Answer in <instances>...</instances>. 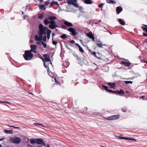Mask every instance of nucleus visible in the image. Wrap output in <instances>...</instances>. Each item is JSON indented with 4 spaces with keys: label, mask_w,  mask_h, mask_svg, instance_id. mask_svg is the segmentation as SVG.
Segmentation results:
<instances>
[{
    "label": "nucleus",
    "mask_w": 147,
    "mask_h": 147,
    "mask_svg": "<svg viewBox=\"0 0 147 147\" xmlns=\"http://www.w3.org/2000/svg\"><path fill=\"white\" fill-rule=\"evenodd\" d=\"M39 31L38 32V34L41 38H42L43 34L46 35L47 30H49V29H48L46 27H43V25L42 24H40L39 25Z\"/></svg>",
    "instance_id": "nucleus-1"
},
{
    "label": "nucleus",
    "mask_w": 147,
    "mask_h": 147,
    "mask_svg": "<svg viewBox=\"0 0 147 147\" xmlns=\"http://www.w3.org/2000/svg\"><path fill=\"white\" fill-rule=\"evenodd\" d=\"M23 56L26 60H31L33 57V53H30L26 51H25V53Z\"/></svg>",
    "instance_id": "nucleus-2"
},
{
    "label": "nucleus",
    "mask_w": 147,
    "mask_h": 147,
    "mask_svg": "<svg viewBox=\"0 0 147 147\" xmlns=\"http://www.w3.org/2000/svg\"><path fill=\"white\" fill-rule=\"evenodd\" d=\"M21 139L20 137L17 136H14L11 137L10 139L11 142L15 144H19L21 142Z\"/></svg>",
    "instance_id": "nucleus-3"
},
{
    "label": "nucleus",
    "mask_w": 147,
    "mask_h": 147,
    "mask_svg": "<svg viewBox=\"0 0 147 147\" xmlns=\"http://www.w3.org/2000/svg\"><path fill=\"white\" fill-rule=\"evenodd\" d=\"M66 2L69 5L72 4L76 7H79V4L77 3V0H66Z\"/></svg>",
    "instance_id": "nucleus-4"
},
{
    "label": "nucleus",
    "mask_w": 147,
    "mask_h": 147,
    "mask_svg": "<svg viewBox=\"0 0 147 147\" xmlns=\"http://www.w3.org/2000/svg\"><path fill=\"white\" fill-rule=\"evenodd\" d=\"M119 117L120 115H113L105 118V119L107 120H116L118 119L119 118Z\"/></svg>",
    "instance_id": "nucleus-5"
},
{
    "label": "nucleus",
    "mask_w": 147,
    "mask_h": 147,
    "mask_svg": "<svg viewBox=\"0 0 147 147\" xmlns=\"http://www.w3.org/2000/svg\"><path fill=\"white\" fill-rule=\"evenodd\" d=\"M67 30L71 33V34L73 36H76L78 34V32L76 31V30L72 27L69 28Z\"/></svg>",
    "instance_id": "nucleus-6"
},
{
    "label": "nucleus",
    "mask_w": 147,
    "mask_h": 147,
    "mask_svg": "<svg viewBox=\"0 0 147 147\" xmlns=\"http://www.w3.org/2000/svg\"><path fill=\"white\" fill-rule=\"evenodd\" d=\"M86 35L88 37L91 39L93 41H95L94 37L91 32H89Z\"/></svg>",
    "instance_id": "nucleus-7"
},
{
    "label": "nucleus",
    "mask_w": 147,
    "mask_h": 147,
    "mask_svg": "<svg viewBox=\"0 0 147 147\" xmlns=\"http://www.w3.org/2000/svg\"><path fill=\"white\" fill-rule=\"evenodd\" d=\"M45 58V61L47 62L51 61L49 56L47 54H44L43 55Z\"/></svg>",
    "instance_id": "nucleus-8"
},
{
    "label": "nucleus",
    "mask_w": 147,
    "mask_h": 147,
    "mask_svg": "<svg viewBox=\"0 0 147 147\" xmlns=\"http://www.w3.org/2000/svg\"><path fill=\"white\" fill-rule=\"evenodd\" d=\"M120 64L121 65L123 64L124 66L127 67L130 66L131 64V63L130 62H126L124 61L121 62Z\"/></svg>",
    "instance_id": "nucleus-9"
},
{
    "label": "nucleus",
    "mask_w": 147,
    "mask_h": 147,
    "mask_svg": "<svg viewBox=\"0 0 147 147\" xmlns=\"http://www.w3.org/2000/svg\"><path fill=\"white\" fill-rule=\"evenodd\" d=\"M123 10V8L122 7L119 6L116 8V11L117 14H119Z\"/></svg>",
    "instance_id": "nucleus-10"
},
{
    "label": "nucleus",
    "mask_w": 147,
    "mask_h": 147,
    "mask_svg": "<svg viewBox=\"0 0 147 147\" xmlns=\"http://www.w3.org/2000/svg\"><path fill=\"white\" fill-rule=\"evenodd\" d=\"M43 142V140L41 138H38L36 139V143L38 144H40Z\"/></svg>",
    "instance_id": "nucleus-11"
},
{
    "label": "nucleus",
    "mask_w": 147,
    "mask_h": 147,
    "mask_svg": "<svg viewBox=\"0 0 147 147\" xmlns=\"http://www.w3.org/2000/svg\"><path fill=\"white\" fill-rule=\"evenodd\" d=\"M64 24L68 27H71L73 26L72 23L67 21L64 22Z\"/></svg>",
    "instance_id": "nucleus-12"
},
{
    "label": "nucleus",
    "mask_w": 147,
    "mask_h": 147,
    "mask_svg": "<svg viewBox=\"0 0 147 147\" xmlns=\"http://www.w3.org/2000/svg\"><path fill=\"white\" fill-rule=\"evenodd\" d=\"M96 45L98 46V47L100 48H102V46H105V44H102V43H101V42L99 41H97V43Z\"/></svg>",
    "instance_id": "nucleus-13"
},
{
    "label": "nucleus",
    "mask_w": 147,
    "mask_h": 147,
    "mask_svg": "<svg viewBox=\"0 0 147 147\" xmlns=\"http://www.w3.org/2000/svg\"><path fill=\"white\" fill-rule=\"evenodd\" d=\"M108 84L110 86V88H114L115 86V84L114 83H112L111 82H108Z\"/></svg>",
    "instance_id": "nucleus-14"
},
{
    "label": "nucleus",
    "mask_w": 147,
    "mask_h": 147,
    "mask_svg": "<svg viewBox=\"0 0 147 147\" xmlns=\"http://www.w3.org/2000/svg\"><path fill=\"white\" fill-rule=\"evenodd\" d=\"M117 94H118L119 95L121 94H124L125 93L124 91L122 89H121L120 91L116 90Z\"/></svg>",
    "instance_id": "nucleus-15"
},
{
    "label": "nucleus",
    "mask_w": 147,
    "mask_h": 147,
    "mask_svg": "<svg viewBox=\"0 0 147 147\" xmlns=\"http://www.w3.org/2000/svg\"><path fill=\"white\" fill-rule=\"evenodd\" d=\"M51 31L50 30H47V37L48 39H49L50 38V34L51 33Z\"/></svg>",
    "instance_id": "nucleus-16"
},
{
    "label": "nucleus",
    "mask_w": 147,
    "mask_h": 147,
    "mask_svg": "<svg viewBox=\"0 0 147 147\" xmlns=\"http://www.w3.org/2000/svg\"><path fill=\"white\" fill-rule=\"evenodd\" d=\"M30 48L34 51L36 50L37 49V46L36 45H30Z\"/></svg>",
    "instance_id": "nucleus-17"
},
{
    "label": "nucleus",
    "mask_w": 147,
    "mask_h": 147,
    "mask_svg": "<svg viewBox=\"0 0 147 147\" xmlns=\"http://www.w3.org/2000/svg\"><path fill=\"white\" fill-rule=\"evenodd\" d=\"M76 45L78 46L79 47V51H80L82 53H83L84 52V50L78 44H76Z\"/></svg>",
    "instance_id": "nucleus-18"
},
{
    "label": "nucleus",
    "mask_w": 147,
    "mask_h": 147,
    "mask_svg": "<svg viewBox=\"0 0 147 147\" xmlns=\"http://www.w3.org/2000/svg\"><path fill=\"white\" fill-rule=\"evenodd\" d=\"M39 8L40 9L42 10H45L46 9V7H45V5L43 4L42 5H39Z\"/></svg>",
    "instance_id": "nucleus-19"
},
{
    "label": "nucleus",
    "mask_w": 147,
    "mask_h": 147,
    "mask_svg": "<svg viewBox=\"0 0 147 147\" xmlns=\"http://www.w3.org/2000/svg\"><path fill=\"white\" fill-rule=\"evenodd\" d=\"M48 19L49 20H51V21H53L54 20L56 19L57 18L56 16H49L48 17Z\"/></svg>",
    "instance_id": "nucleus-20"
},
{
    "label": "nucleus",
    "mask_w": 147,
    "mask_h": 147,
    "mask_svg": "<svg viewBox=\"0 0 147 147\" xmlns=\"http://www.w3.org/2000/svg\"><path fill=\"white\" fill-rule=\"evenodd\" d=\"M106 1L107 3L110 4H114L116 3L115 1L113 0H106Z\"/></svg>",
    "instance_id": "nucleus-21"
},
{
    "label": "nucleus",
    "mask_w": 147,
    "mask_h": 147,
    "mask_svg": "<svg viewBox=\"0 0 147 147\" xmlns=\"http://www.w3.org/2000/svg\"><path fill=\"white\" fill-rule=\"evenodd\" d=\"M4 132L7 134H12L13 133V130H7L5 129L4 130Z\"/></svg>",
    "instance_id": "nucleus-22"
},
{
    "label": "nucleus",
    "mask_w": 147,
    "mask_h": 147,
    "mask_svg": "<svg viewBox=\"0 0 147 147\" xmlns=\"http://www.w3.org/2000/svg\"><path fill=\"white\" fill-rule=\"evenodd\" d=\"M118 22L120 24L122 25H125V22L121 19H119Z\"/></svg>",
    "instance_id": "nucleus-23"
},
{
    "label": "nucleus",
    "mask_w": 147,
    "mask_h": 147,
    "mask_svg": "<svg viewBox=\"0 0 147 147\" xmlns=\"http://www.w3.org/2000/svg\"><path fill=\"white\" fill-rule=\"evenodd\" d=\"M49 27L50 28L53 29L57 27L58 26L57 25H49Z\"/></svg>",
    "instance_id": "nucleus-24"
},
{
    "label": "nucleus",
    "mask_w": 147,
    "mask_h": 147,
    "mask_svg": "<svg viewBox=\"0 0 147 147\" xmlns=\"http://www.w3.org/2000/svg\"><path fill=\"white\" fill-rule=\"evenodd\" d=\"M84 2L86 4H91L92 3L91 0H84Z\"/></svg>",
    "instance_id": "nucleus-25"
},
{
    "label": "nucleus",
    "mask_w": 147,
    "mask_h": 147,
    "mask_svg": "<svg viewBox=\"0 0 147 147\" xmlns=\"http://www.w3.org/2000/svg\"><path fill=\"white\" fill-rule=\"evenodd\" d=\"M48 19V18H46L44 21V22L45 25H47L50 23V22L49 21Z\"/></svg>",
    "instance_id": "nucleus-26"
},
{
    "label": "nucleus",
    "mask_w": 147,
    "mask_h": 147,
    "mask_svg": "<svg viewBox=\"0 0 147 147\" xmlns=\"http://www.w3.org/2000/svg\"><path fill=\"white\" fill-rule=\"evenodd\" d=\"M60 37L63 39H65L66 38H67V35L66 34H64L62 35H61L60 36Z\"/></svg>",
    "instance_id": "nucleus-27"
},
{
    "label": "nucleus",
    "mask_w": 147,
    "mask_h": 147,
    "mask_svg": "<svg viewBox=\"0 0 147 147\" xmlns=\"http://www.w3.org/2000/svg\"><path fill=\"white\" fill-rule=\"evenodd\" d=\"M42 38H41L38 36L37 35H36L35 37V39L36 41H39L40 40L42 39Z\"/></svg>",
    "instance_id": "nucleus-28"
},
{
    "label": "nucleus",
    "mask_w": 147,
    "mask_h": 147,
    "mask_svg": "<svg viewBox=\"0 0 147 147\" xmlns=\"http://www.w3.org/2000/svg\"><path fill=\"white\" fill-rule=\"evenodd\" d=\"M132 140V141H136V139L134 138H126V140Z\"/></svg>",
    "instance_id": "nucleus-29"
},
{
    "label": "nucleus",
    "mask_w": 147,
    "mask_h": 147,
    "mask_svg": "<svg viewBox=\"0 0 147 147\" xmlns=\"http://www.w3.org/2000/svg\"><path fill=\"white\" fill-rule=\"evenodd\" d=\"M102 87L105 90L107 91L108 92H109V90H110V89H108V87L107 86H105L104 85H102Z\"/></svg>",
    "instance_id": "nucleus-30"
},
{
    "label": "nucleus",
    "mask_w": 147,
    "mask_h": 147,
    "mask_svg": "<svg viewBox=\"0 0 147 147\" xmlns=\"http://www.w3.org/2000/svg\"><path fill=\"white\" fill-rule=\"evenodd\" d=\"M50 23L51 24L50 25H56V22L54 21H51L50 22Z\"/></svg>",
    "instance_id": "nucleus-31"
},
{
    "label": "nucleus",
    "mask_w": 147,
    "mask_h": 147,
    "mask_svg": "<svg viewBox=\"0 0 147 147\" xmlns=\"http://www.w3.org/2000/svg\"><path fill=\"white\" fill-rule=\"evenodd\" d=\"M30 142L31 144H34L35 143H36V140H35L34 139H31L30 140Z\"/></svg>",
    "instance_id": "nucleus-32"
},
{
    "label": "nucleus",
    "mask_w": 147,
    "mask_h": 147,
    "mask_svg": "<svg viewBox=\"0 0 147 147\" xmlns=\"http://www.w3.org/2000/svg\"><path fill=\"white\" fill-rule=\"evenodd\" d=\"M89 51L94 56L96 57L97 58H98V57H97L96 55V53L94 52H91V50H89Z\"/></svg>",
    "instance_id": "nucleus-33"
},
{
    "label": "nucleus",
    "mask_w": 147,
    "mask_h": 147,
    "mask_svg": "<svg viewBox=\"0 0 147 147\" xmlns=\"http://www.w3.org/2000/svg\"><path fill=\"white\" fill-rule=\"evenodd\" d=\"M43 17V15L42 14H40L38 16V18L40 19H41Z\"/></svg>",
    "instance_id": "nucleus-34"
},
{
    "label": "nucleus",
    "mask_w": 147,
    "mask_h": 147,
    "mask_svg": "<svg viewBox=\"0 0 147 147\" xmlns=\"http://www.w3.org/2000/svg\"><path fill=\"white\" fill-rule=\"evenodd\" d=\"M109 92H111L113 93H115V94H117V92H116V90L115 91H113L112 90H109Z\"/></svg>",
    "instance_id": "nucleus-35"
},
{
    "label": "nucleus",
    "mask_w": 147,
    "mask_h": 147,
    "mask_svg": "<svg viewBox=\"0 0 147 147\" xmlns=\"http://www.w3.org/2000/svg\"><path fill=\"white\" fill-rule=\"evenodd\" d=\"M41 42L44 47L45 48H46L47 46V44L42 41H41Z\"/></svg>",
    "instance_id": "nucleus-36"
},
{
    "label": "nucleus",
    "mask_w": 147,
    "mask_h": 147,
    "mask_svg": "<svg viewBox=\"0 0 147 147\" xmlns=\"http://www.w3.org/2000/svg\"><path fill=\"white\" fill-rule=\"evenodd\" d=\"M52 43L53 45H56L57 44V42L56 41H55L54 40L53 38H52Z\"/></svg>",
    "instance_id": "nucleus-37"
},
{
    "label": "nucleus",
    "mask_w": 147,
    "mask_h": 147,
    "mask_svg": "<svg viewBox=\"0 0 147 147\" xmlns=\"http://www.w3.org/2000/svg\"><path fill=\"white\" fill-rule=\"evenodd\" d=\"M104 5V3H102L101 4H100L99 5H98V7L99 8H100L101 9L102 8V7L103 6V5Z\"/></svg>",
    "instance_id": "nucleus-38"
},
{
    "label": "nucleus",
    "mask_w": 147,
    "mask_h": 147,
    "mask_svg": "<svg viewBox=\"0 0 147 147\" xmlns=\"http://www.w3.org/2000/svg\"><path fill=\"white\" fill-rule=\"evenodd\" d=\"M126 138L124 137H121V136H119V138L120 139H124V140H126Z\"/></svg>",
    "instance_id": "nucleus-39"
},
{
    "label": "nucleus",
    "mask_w": 147,
    "mask_h": 147,
    "mask_svg": "<svg viewBox=\"0 0 147 147\" xmlns=\"http://www.w3.org/2000/svg\"><path fill=\"white\" fill-rule=\"evenodd\" d=\"M125 83L126 84H132L133 83V82L131 81H125Z\"/></svg>",
    "instance_id": "nucleus-40"
},
{
    "label": "nucleus",
    "mask_w": 147,
    "mask_h": 147,
    "mask_svg": "<svg viewBox=\"0 0 147 147\" xmlns=\"http://www.w3.org/2000/svg\"><path fill=\"white\" fill-rule=\"evenodd\" d=\"M26 51L30 53H31V52H34L33 51L31 48L30 50H26Z\"/></svg>",
    "instance_id": "nucleus-41"
},
{
    "label": "nucleus",
    "mask_w": 147,
    "mask_h": 147,
    "mask_svg": "<svg viewBox=\"0 0 147 147\" xmlns=\"http://www.w3.org/2000/svg\"><path fill=\"white\" fill-rule=\"evenodd\" d=\"M141 28L142 29L144 30H145L146 32L147 33V28H145V27L143 26H142Z\"/></svg>",
    "instance_id": "nucleus-42"
},
{
    "label": "nucleus",
    "mask_w": 147,
    "mask_h": 147,
    "mask_svg": "<svg viewBox=\"0 0 147 147\" xmlns=\"http://www.w3.org/2000/svg\"><path fill=\"white\" fill-rule=\"evenodd\" d=\"M61 28L67 30V28L66 26H65V25H61Z\"/></svg>",
    "instance_id": "nucleus-43"
},
{
    "label": "nucleus",
    "mask_w": 147,
    "mask_h": 147,
    "mask_svg": "<svg viewBox=\"0 0 147 147\" xmlns=\"http://www.w3.org/2000/svg\"><path fill=\"white\" fill-rule=\"evenodd\" d=\"M49 1H47L45 2V5L46 6H47L50 3Z\"/></svg>",
    "instance_id": "nucleus-44"
},
{
    "label": "nucleus",
    "mask_w": 147,
    "mask_h": 147,
    "mask_svg": "<svg viewBox=\"0 0 147 147\" xmlns=\"http://www.w3.org/2000/svg\"><path fill=\"white\" fill-rule=\"evenodd\" d=\"M47 36H44L43 37V40L44 42H46V40Z\"/></svg>",
    "instance_id": "nucleus-45"
},
{
    "label": "nucleus",
    "mask_w": 147,
    "mask_h": 147,
    "mask_svg": "<svg viewBox=\"0 0 147 147\" xmlns=\"http://www.w3.org/2000/svg\"><path fill=\"white\" fill-rule=\"evenodd\" d=\"M53 4H54V2L53 1L51 3L50 5V7H53Z\"/></svg>",
    "instance_id": "nucleus-46"
},
{
    "label": "nucleus",
    "mask_w": 147,
    "mask_h": 147,
    "mask_svg": "<svg viewBox=\"0 0 147 147\" xmlns=\"http://www.w3.org/2000/svg\"><path fill=\"white\" fill-rule=\"evenodd\" d=\"M39 57L40 58L42 59L43 61H44V59L40 55H39Z\"/></svg>",
    "instance_id": "nucleus-47"
},
{
    "label": "nucleus",
    "mask_w": 147,
    "mask_h": 147,
    "mask_svg": "<svg viewBox=\"0 0 147 147\" xmlns=\"http://www.w3.org/2000/svg\"><path fill=\"white\" fill-rule=\"evenodd\" d=\"M53 2H54V4H56L58 6H59V5L58 3V2H57L54 1Z\"/></svg>",
    "instance_id": "nucleus-48"
},
{
    "label": "nucleus",
    "mask_w": 147,
    "mask_h": 147,
    "mask_svg": "<svg viewBox=\"0 0 147 147\" xmlns=\"http://www.w3.org/2000/svg\"><path fill=\"white\" fill-rule=\"evenodd\" d=\"M54 80H55V81L56 82H57V83H58L59 85H61V84L60 83H59V82H58V81L56 79V78H54Z\"/></svg>",
    "instance_id": "nucleus-49"
},
{
    "label": "nucleus",
    "mask_w": 147,
    "mask_h": 147,
    "mask_svg": "<svg viewBox=\"0 0 147 147\" xmlns=\"http://www.w3.org/2000/svg\"><path fill=\"white\" fill-rule=\"evenodd\" d=\"M142 34L144 36H147V34H146L144 32H143Z\"/></svg>",
    "instance_id": "nucleus-50"
},
{
    "label": "nucleus",
    "mask_w": 147,
    "mask_h": 147,
    "mask_svg": "<svg viewBox=\"0 0 147 147\" xmlns=\"http://www.w3.org/2000/svg\"><path fill=\"white\" fill-rule=\"evenodd\" d=\"M69 42H70L71 43H75V41L74 40H70L69 41Z\"/></svg>",
    "instance_id": "nucleus-51"
},
{
    "label": "nucleus",
    "mask_w": 147,
    "mask_h": 147,
    "mask_svg": "<svg viewBox=\"0 0 147 147\" xmlns=\"http://www.w3.org/2000/svg\"><path fill=\"white\" fill-rule=\"evenodd\" d=\"M3 103H8V104H10V102H7V101H3Z\"/></svg>",
    "instance_id": "nucleus-52"
},
{
    "label": "nucleus",
    "mask_w": 147,
    "mask_h": 147,
    "mask_svg": "<svg viewBox=\"0 0 147 147\" xmlns=\"http://www.w3.org/2000/svg\"><path fill=\"white\" fill-rule=\"evenodd\" d=\"M27 146L28 147H33L32 145L29 144H27Z\"/></svg>",
    "instance_id": "nucleus-53"
},
{
    "label": "nucleus",
    "mask_w": 147,
    "mask_h": 147,
    "mask_svg": "<svg viewBox=\"0 0 147 147\" xmlns=\"http://www.w3.org/2000/svg\"><path fill=\"white\" fill-rule=\"evenodd\" d=\"M76 58L78 60H79L80 59V58L78 57V55H76Z\"/></svg>",
    "instance_id": "nucleus-54"
},
{
    "label": "nucleus",
    "mask_w": 147,
    "mask_h": 147,
    "mask_svg": "<svg viewBox=\"0 0 147 147\" xmlns=\"http://www.w3.org/2000/svg\"><path fill=\"white\" fill-rule=\"evenodd\" d=\"M33 53H35L36 54H38V53L36 51V50L34 51L33 52Z\"/></svg>",
    "instance_id": "nucleus-55"
},
{
    "label": "nucleus",
    "mask_w": 147,
    "mask_h": 147,
    "mask_svg": "<svg viewBox=\"0 0 147 147\" xmlns=\"http://www.w3.org/2000/svg\"><path fill=\"white\" fill-rule=\"evenodd\" d=\"M36 43L38 45H41V42H36Z\"/></svg>",
    "instance_id": "nucleus-56"
},
{
    "label": "nucleus",
    "mask_w": 147,
    "mask_h": 147,
    "mask_svg": "<svg viewBox=\"0 0 147 147\" xmlns=\"http://www.w3.org/2000/svg\"><path fill=\"white\" fill-rule=\"evenodd\" d=\"M52 34L53 38L54 36L55 35V34L54 33H52Z\"/></svg>",
    "instance_id": "nucleus-57"
},
{
    "label": "nucleus",
    "mask_w": 147,
    "mask_h": 147,
    "mask_svg": "<svg viewBox=\"0 0 147 147\" xmlns=\"http://www.w3.org/2000/svg\"><path fill=\"white\" fill-rule=\"evenodd\" d=\"M36 125H40V123H34Z\"/></svg>",
    "instance_id": "nucleus-58"
},
{
    "label": "nucleus",
    "mask_w": 147,
    "mask_h": 147,
    "mask_svg": "<svg viewBox=\"0 0 147 147\" xmlns=\"http://www.w3.org/2000/svg\"><path fill=\"white\" fill-rule=\"evenodd\" d=\"M40 125L42 127H45L46 126L44 125H42V124L40 123Z\"/></svg>",
    "instance_id": "nucleus-59"
},
{
    "label": "nucleus",
    "mask_w": 147,
    "mask_h": 147,
    "mask_svg": "<svg viewBox=\"0 0 147 147\" xmlns=\"http://www.w3.org/2000/svg\"><path fill=\"white\" fill-rule=\"evenodd\" d=\"M40 125L42 127H45L46 126L44 125H42V124L40 123Z\"/></svg>",
    "instance_id": "nucleus-60"
},
{
    "label": "nucleus",
    "mask_w": 147,
    "mask_h": 147,
    "mask_svg": "<svg viewBox=\"0 0 147 147\" xmlns=\"http://www.w3.org/2000/svg\"><path fill=\"white\" fill-rule=\"evenodd\" d=\"M41 144H42V145L44 146H45L46 145V144L43 142Z\"/></svg>",
    "instance_id": "nucleus-61"
},
{
    "label": "nucleus",
    "mask_w": 147,
    "mask_h": 147,
    "mask_svg": "<svg viewBox=\"0 0 147 147\" xmlns=\"http://www.w3.org/2000/svg\"><path fill=\"white\" fill-rule=\"evenodd\" d=\"M122 111L123 112H126V109H122Z\"/></svg>",
    "instance_id": "nucleus-62"
},
{
    "label": "nucleus",
    "mask_w": 147,
    "mask_h": 147,
    "mask_svg": "<svg viewBox=\"0 0 147 147\" xmlns=\"http://www.w3.org/2000/svg\"><path fill=\"white\" fill-rule=\"evenodd\" d=\"M144 96H142L141 97H140V98H142L143 99H144Z\"/></svg>",
    "instance_id": "nucleus-63"
},
{
    "label": "nucleus",
    "mask_w": 147,
    "mask_h": 147,
    "mask_svg": "<svg viewBox=\"0 0 147 147\" xmlns=\"http://www.w3.org/2000/svg\"><path fill=\"white\" fill-rule=\"evenodd\" d=\"M143 25L145 27V28H147V25H145V24H143Z\"/></svg>",
    "instance_id": "nucleus-64"
}]
</instances>
